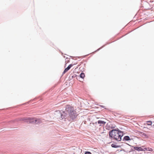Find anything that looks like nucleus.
<instances>
[{
  "label": "nucleus",
  "mask_w": 154,
  "mask_h": 154,
  "mask_svg": "<svg viewBox=\"0 0 154 154\" xmlns=\"http://www.w3.org/2000/svg\"><path fill=\"white\" fill-rule=\"evenodd\" d=\"M54 114L57 119L66 122L74 121L78 115L73 108L69 105H66L65 111L56 110Z\"/></svg>",
  "instance_id": "nucleus-1"
},
{
  "label": "nucleus",
  "mask_w": 154,
  "mask_h": 154,
  "mask_svg": "<svg viewBox=\"0 0 154 154\" xmlns=\"http://www.w3.org/2000/svg\"><path fill=\"white\" fill-rule=\"evenodd\" d=\"M20 120L23 121L28 123H32L35 124H38L42 122V121L39 119L32 117H26L20 118Z\"/></svg>",
  "instance_id": "nucleus-2"
},
{
  "label": "nucleus",
  "mask_w": 154,
  "mask_h": 154,
  "mask_svg": "<svg viewBox=\"0 0 154 154\" xmlns=\"http://www.w3.org/2000/svg\"><path fill=\"white\" fill-rule=\"evenodd\" d=\"M109 137L111 140H114L118 142L121 141L122 138L124 135L123 132L115 133V132H109Z\"/></svg>",
  "instance_id": "nucleus-3"
},
{
  "label": "nucleus",
  "mask_w": 154,
  "mask_h": 154,
  "mask_svg": "<svg viewBox=\"0 0 154 154\" xmlns=\"http://www.w3.org/2000/svg\"><path fill=\"white\" fill-rule=\"evenodd\" d=\"M134 150H137L138 151H146V149H144V147L143 146H132Z\"/></svg>",
  "instance_id": "nucleus-4"
},
{
  "label": "nucleus",
  "mask_w": 154,
  "mask_h": 154,
  "mask_svg": "<svg viewBox=\"0 0 154 154\" xmlns=\"http://www.w3.org/2000/svg\"><path fill=\"white\" fill-rule=\"evenodd\" d=\"M121 132H123V131L120 130L119 128H117L116 129H113L109 131V132H111L112 133V132H115V133H119Z\"/></svg>",
  "instance_id": "nucleus-5"
},
{
  "label": "nucleus",
  "mask_w": 154,
  "mask_h": 154,
  "mask_svg": "<svg viewBox=\"0 0 154 154\" xmlns=\"http://www.w3.org/2000/svg\"><path fill=\"white\" fill-rule=\"evenodd\" d=\"M131 139L128 136H126L124 137L122 140L123 142H124L126 141L131 140Z\"/></svg>",
  "instance_id": "nucleus-6"
},
{
  "label": "nucleus",
  "mask_w": 154,
  "mask_h": 154,
  "mask_svg": "<svg viewBox=\"0 0 154 154\" xmlns=\"http://www.w3.org/2000/svg\"><path fill=\"white\" fill-rule=\"evenodd\" d=\"M111 146L112 147L114 148H117L120 147H121V145H117L116 143L112 144Z\"/></svg>",
  "instance_id": "nucleus-7"
},
{
  "label": "nucleus",
  "mask_w": 154,
  "mask_h": 154,
  "mask_svg": "<svg viewBox=\"0 0 154 154\" xmlns=\"http://www.w3.org/2000/svg\"><path fill=\"white\" fill-rule=\"evenodd\" d=\"M73 65V64H70L69 65L67 68H65V69L67 71H68L70 68Z\"/></svg>",
  "instance_id": "nucleus-8"
},
{
  "label": "nucleus",
  "mask_w": 154,
  "mask_h": 154,
  "mask_svg": "<svg viewBox=\"0 0 154 154\" xmlns=\"http://www.w3.org/2000/svg\"><path fill=\"white\" fill-rule=\"evenodd\" d=\"M97 123L98 124H102L105 125L106 123V122L102 120H98L97 121Z\"/></svg>",
  "instance_id": "nucleus-9"
},
{
  "label": "nucleus",
  "mask_w": 154,
  "mask_h": 154,
  "mask_svg": "<svg viewBox=\"0 0 154 154\" xmlns=\"http://www.w3.org/2000/svg\"><path fill=\"white\" fill-rule=\"evenodd\" d=\"M80 77L82 79H84L85 77V74L83 72L81 73L80 75Z\"/></svg>",
  "instance_id": "nucleus-10"
},
{
  "label": "nucleus",
  "mask_w": 154,
  "mask_h": 154,
  "mask_svg": "<svg viewBox=\"0 0 154 154\" xmlns=\"http://www.w3.org/2000/svg\"><path fill=\"white\" fill-rule=\"evenodd\" d=\"M144 149H146V150L149 151H153V149L151 148H146L144 147Z\"/></svg>",
  "instance_id": "nucleus-11"
},
{
  "label": "nucleus",
  "mask_w": 154,
  "mask_h": 154,
  "mask_svg": "<svg viewBox=\"0 0 154 154\" xmlns=\"http://www.w3.org/2000/svg\"><path fill=\"white\" fill-rule=\"evenodd\" d=\"M146 124L149 125H151L152 124V122L151 121H147L146 122Z\"/></svg>",
  "instance_id": "nucleus-12"
},
{
  "label": "nucleus",
  "mask_w": 154,
  "mask_h": 154,
  "mask_svg": "<svg viewBox=\"0 0 154 154\" xmlns=\"http://www.w3.org/2000/svg\"><path fill=\"white\" fill-rule=\"evenodd\" d=\"M77 75H76V74H74L73 75H70V78L71 77V78H75V77H77Z\"/></svg>",
  "instance_id": "nucleus-13"
},
{
  "label": "nucleus",
  "mask_w": 154,
  "mask_h": 154,
  "mask_svg": "<svg viewBox=\"0 0 154 154\" xmlns=\"http://www.w3.org/2000/svg\"><path fill=\"white\" fill-rule=\"evenodd\" d=\"M85 154H92L89 151H86L85 152Z\"/></svg>",
  "instance_id": "nucleus-14"
},
{
  "label": "nucleus",
  "mask_w": 154,
  "mask_h": 154,
  "mask_svg": "<svg viewBox=\"0 0 154 154\" xmlns=\"http://www.w3.org/2000/svg\"><path fill=\"white\" fill-rule=\"evenodd\" d=\"M104 47V46H102L101 47L98 48V49H97L96 51H95V52H96L97 51H99V50H100V49H101L103 47Z\"/></svg>",
  "instance_id": "nucleus-15"
},
{
  "label": "nucleus",
  "mask_w": 154,
  "mask_h": 154,
  "mask_svg": "<svg viewBox=\"0 0 154 154\" xmlns=\"http://www.w3.org/2000/svg\"><path fill=\"white\" fill-rule=\"evenodd\" d=\"M67 72V71L65 69L64 70L63 72V73H62L63 75L65 74Z\"/></svg>",
  "instance_id": "nucleus-16"
},
{
  "label": "nucleus",
  "mask_w": 154,
  "mask_h": 154,
  "mask_svg": "<svg viewBox=\"0 0 154 154\" xmlns=\"http://www.w3.org/2000/svg\"><path fill=\"white\" fill-rule=\"evenodd\" d=\"M3 130H2V128H1V129H0V132L1 131H3Z\"/></svg>",
  "instance_id": "nucleus-17"
},
{
  "label": "nucleus",
  "mask_w": 154,
  "mask_h": 154,
  "mask_svg": "<svg viewBox=\"0 0 154 154\" xmlns=\"http://www.w3.org/2000/svg\"><path fill=\"white\" fill-rule=\"evenodd\" d=\"M101 106V107H103V108H104V106Z\"/></svg>",
  "instance_id": "nucleus-18"
},
{
  "label": "nucleus",
  "mask_w": 154,
  "mask_h": 154,
  "mask_svg": "<svg viewBox=\"0 0 154 154\" xmlns=\"http://www.w3.org/2000/svg\"><path fill=\"white\" fill-rule=\"evenodd\" d=\"M114 127H111V128H114Z\"/></svg>",
  "instance_id": "nucleus-19"
}]
</instances>
